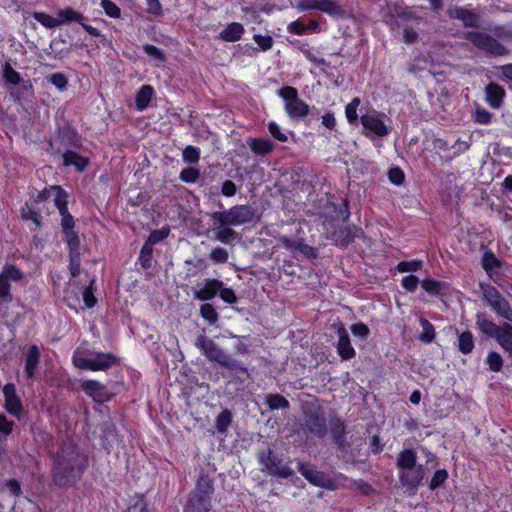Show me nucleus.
<instances>
[{
  "label": "nucleus",
  "mask_w": 512,
  "mask_h": 512,
  "mask_svg": "<svg viewBox=\"0 0 512 512\" xmlns=\"http://www.w3.org/2000/svg\"><path fill=\"white\" fill-rule=\"evenodd\" d=\"M25 357V376L28 379L35 377L36 370L40 363V349L36 344L30 345L24 352Z\"/></svg>",
  "instance_id": "nucleus-20"
},
{
  "label": "nucleus",
  "mask_w": 512,
  "mask_h": 512,
  "mask_svg": "<svg viewBox=\"0 0 512 512\" xmlns=\"http://www.w3.org/2000/svg\"><path fill=\"white\" fill-rule=\"evenodd\" d=\"M183 161L189 164H194L199 161L200 158V152L197 148L193 146H187L183 150Z\"/></svg>",
  "instance_id": "nucleus-62"
},
{
  "label": "nucleus",
  "mask_w": 512,
  "mask_h": 512,
  "mask_svg": "<svg viewBox=\"0 0 512 512\" xmlns=\"http://www.w3.org/2000/svg\"><path fill=\"white\" fill-rule=\"evenodd\" d=\"M459 351L462 354H470L474 349V337L471 331L466 330L458 334V345Z\"/></svg>",
  "instance_id": "nucleus-38"
},
{
  "label": "nucleus",
  "mask_w": 512,
  "mask_h": 512,
  "mask_svg": "<svg viewBox=\"0 0 512 512\" xmlns=\"http://www.w3.org/2000/svg\"><path fill=\"white\" fill-rule=\"evenodd\" d=\"M57 16H59L60 25H65L71 22H77L81 25L83 24V21L86 20V17L82 13L71 7L60 9L57 12Z\"/></svg>",
  "instance_id": "nucleus-33"
},
{
  "label": "nucleus",
  "mask_w": 512,
  "mask_h": 512,
  "mask_svg": "<svg viewBox=\"0 0 512 512\" xmlns=\"http://www.w3.org/2000/svg\"><path fill=\"white\" fill-rule=\"evenodd\" d=\"M211 499L189 493L184 512H210Z\"/></svg>",
  "instance_id": "nucleus-22"
},
{
  "label": "nucleus",
  "mask_w": 512,
  "mask_h": 512,
  "mask_svg": "<svg viewBox=\"0 0 512 512\" xmlns=\"http://www.w3.org/2000/svg\"><path fill=\"white\" fill-rule=\"evenodd\" d=\"M101 7L111 18H120L121 9L111 0H101Z\"/></svg>",
  "instance_id": "nucleus-58"
},
{
  "label": "nucleus",
  "mask_w": 512,
  "mask_h": 512,
  "mask_svg": "<svg viewBox=\"0 0 512 512\" xmlns=\"http://www.w3.org/2000/svg\"><path fill=\"white\" fill-rule=\"evenodd\" d=\"M51 190L53 192L54 203L58 208L59 212L68 210V195L64 189L60 186H51Z\"/></svg>",
  "instance_id": "nucleus-44"
},
{
  "label": "nucleus",
  "mask_w": 512,
  "mask_h": 512,
  "mask_svg": "<svg viewBox=\"0 0 512 512\" xmlns=\"http://www.w3.org/2000/svg\"><path fill=\"white\" fill-rule=\"evenodd\" d=\"M422 260L413 259L410 261H401L398 263L396 269L399 272H414L422 267Z\"/></svg>",
  "instance_id": "nucleus-54"
},
{
  "label": "nucleus",
  "mask_w": 512,
  "mask_h": 512,
  "mask_svg": "<svg viewBox=\"0 0 512 512\" xmlns=\"http://www.w3.org/2000/svg\"><path fill=\"white\" fill-rule=\"evenodd\" d=\"M72 362L79 369L106 371L117 363V357L112 353L78 348L73 353Z\"/></svg>",
  "instance_id": "nucleus-5"
},
{
  "label": "nucleus",
  "mask_w": 512,
  "mask_h": 512,
  "mask_svg": "<svg viewBox=\"0 0 512 512\" xmlns=\"http://www.w3.org/2000/svg\"><path fill=\"white\" fill-rule=\"evenodd\" d=\"M388 179L394 185H402L405 180V174L399 167H392L388 171Z\"/></svg>",
  "instance_id": "nucleus-63"
},
{
  "label": "nucleus",
  "mask_w": 512,
  "mask_h": 512,
  "mask_svg": "<svg viewBox=\"0 0 512 512\" xmlns=\"http://www.w3.org/2000/svg\"><path fill=\"white\" fill-rule=\"evenodd\" d=\"M482 267L487 272V274H491L494 269L501 267V261L495 256V254L488 250L484 252L482 256Z\"/></svg>",
  "instance_id": "nucleus-45"
},
{
  "label": "nucleus",
  "mask_w": 512,
  "mask_h": 512,
  "mask_svg": "<svg viewBox=\"0 0 512 512\" xmlns=\"http://www.w3.org/2000/svg\"><path fill=\"white\" fill-rule=\"evenodd\" d=\"M200 314L210 325H215L219 319V314L215 307L209 303L200 306Z\"/></svg>",
  "instance_id": "nucleus-47"
},
{
  "label": "nucleus",
  "mask_w": 512,
  "mask_h": 512,
  "mask_svg": "<svg viewBox=\"0 0 512 512\" xmlns=\"http://www.w3.org/2000/svg\"><path fill=\"white\" fill-rule=\"evenodd\" d=\"M247 144L251 151L259 156H265L272 152L274 144L270 139L248 138Z\"/></svg>",
  "instance_id": "nucleus-28"
},
{
  "label": "nucleus",
  "mask_w": 512,
  "mask_h": 512,
  "mask_svg": "<svg viewBox=\"0 0 512 512\" xmlns=\"http://www.w3.org/2000/svg\"><path fill=\"white\" fill-rule=\"evenodd\" d=\"M285 102V109L290 117H304L309 112V106L299 98L298 91L292 86H284L278 91Z\"/></svg>",
  "instance_id": "nucleus-11"
},
{
  "label": "nucleus",
  "mask_w": 512,
  "mask_h": 512,
  "mask_svg": "<svg viewBox=\"0 0 512 512\" xmlns=\"http://www.w3.org/2000/svg\"><path fill=\"white\" fill-rule=\"evenodd\" d=\"M385 118V114L371 109L361 114L360 122L363 128H388Z\"/></svg>",
  "instance_id": "nucleus-23"
},
{
  "label": "nucleus",
  "mask_w": 512,
  "mask_h": 512,
  "mask_svg": "<svg viewBox=\"0 0 512 512\" xmlns=\"http://www.w3.org/2000/svg\"><path fill=\"white\" fill-rule=\"evenodd\" d=\"M223 286V282L218 279H206L202 288L194 291V297L201 301H207L213 299L220 288Z\"/></svg>",
  "instance_id": "nucleus-21"
},
{
  "label": "nucleus",
  "mask_w": 512,
  "mask_h": 512,
  "mask_svg": "<svg viewBox=\"0 0 512 512\" xmlns=\"http://www.w3.org/2000/svg\"><path fill=\"white\" fill-rule=\"evenodd\" d=\"M483 299L491 310L499 317L512 323V307L508 300L491 284L481 282L479 284Z\"/></svg>",
  "instance_id": "nucleus-8"
},
{
  "label": "nucleus",
  "mask_w": 512,
  "mask_h": 512,
  "mask_svg": "<svg viewBox=\"0 0 512 512\" xmlns=\"http://www.w3.org/2000/svg\"><path fill=\"white\" fill-rule=\"evenodd\" d=\"M59 137L63 141L65 150L70 148L79 149L81 147V141L76 136L74 130H59Z\"/></svg>",
  "instance_id": "nucleus-40"
},
{
  "label": "nucleus",
  "mask_w": 512,
  "mask_h": 512,
  "mask_svg": "<svg viewBox=\"0 0 512 512\" xmlns=\"http://www.w3.org/2000/svg\"><path fill=\"white\" fill-rule=\"evenodd\" d=\"M48 81L52 83L56 88L63 91L67 89L68 86V78L63 73H53L48 78Z\"/></svg>",
  "instance_id": "nucleus-56"
},
{
  "label": "nucleus",
  "mask_w": 512,
  "mask_h": 512,
  "mask_svg": "<svg viewBox=\"0 0 512 512\" xmlns=\"http://www.w3.org/2000/svg\"><path fill=\"white\" fill-rule=\"evenodd\" d=\"M486 364L492 372H499L503 367V358L498 352L490 351L486 357Z\"/></svg>",
  "instance_id": "nucleus-51"
},
{
  "label": "nucleus",
  "mask_w": 512,
  "mask_h": 512,
  "mask_svg": "<svg viewBox=\"0 0 512 512\" xmlns=\"http://www.w3.org/2000/svg\"><path fill=\"white\" fill-rule=\"evenodd\" d=\"M485 95L489 105L494 109H498L502 105L505 90L499 84L490 82L485 88Z\"/></svg>",
  "instance_id": "nucleus-24"
},
{
  "label": "nucleus",
  "mask_w": 512,
  "mask_h": 512,
  "mask_svg": "<svg viewBox=\"0 0 512 512\" xmlns=\"http://www.w3.org/2000/svg\"><path fill=\"white\" fill-rule=\"evenodd\" d=\"M190 493L211 499L214 493L213 479L207 474H201L196 482L195 489Z\"/></svg>",
  "instance_id": "nucleus-25"
},
{
  "label": "nucleus",
  "mask_w": 512,
  "mask_h": 512,
  "mask_svg": "<svg viewBox=\"0 0 512 512\" xmlns=\"http://www.w3.org/2000/svg\"><path fill=\"white\" fill-rule=\"evenodd\" d=\"M154 94V89L150 85H143L136 94L135 104L139 110L148 107Z\"/></svg>",
  "instance_id": "nucleus-35"
},
{
  "label": "nucleus",
  "mask_w": 512,
  "mask_h": 512,
  "mask_svg": "<svg viewBox=\"0 0 512 512\" xmlns=\"http://www.w3.org/2000/svg\"><path fill=\"white\" fill-rule=\"evenodd\" d=\"M421 287L432 296H446L449 292V285L446 282L432 278H426L421 282Z\"/></svg>",
  "instance_id": "nucleus-26"
},
{
  "label": "nucleus",
  "mask_w": 512,
  "mask_h": 512,
  "mask_svg": "<svg viewBox=\"0 0 512 512\" xmlns=\"http://www.w3.org/2000/svg\"><path fill=\"white\" fill-rule=\"evenodd\" d=\"M265 402L268 405L270 410H286L290 408L289 401L281 394H267L265 396Z\"/></svg>",
  "instance_id": "nucleus-37"
},
{
  "label": "nucleus",
  "mask_w": 512,
  "mask_h": 512,
  "mask_svg": "<svg viewBox=\"0 0 512 512\" xmlns=\"http://www.w3.org/2000/svg\"><path fill=\"white\" fill-rule=\"evenodd\" d=\"M350 330L355 337H358L362 340H366L370 335L369 327L363 322H358L351 325Z\"/></svg>",
  "instance_id": "nucleus-60"
},
{
  "label": "nucleus",
  "mask_w": 512,
  "mask_h": 512,
  "mask_svg": "<svg viewBox=\"0 0 512 512\" xmlns=\"http://www.w3.org/2000/svg\"><path fill=\"white\" fill-rule=\"evenodd\" d=\"M24 273L15 265L6 264L0 273V303L11 302L13 297L10 292V282H19L23 279Z\"/></svg>",
  "instance_id": "nucleus-12"
},
{
  "label": "nucleus",
  "mask_w": 512,
  "mask_h": 512,
  "mask_svg": "<svg viewBox=\"0 0 512 512\" xmlns=\"http://www.w3.org/2000/svg\"><path fill=\"white\" fill-rule=\"evenodd\" d=\"M168 235L169 228L156 229L149 234L148 239L145 242L153 246L163 241L165 238H167Z\"/></svg>",
  "instance_id": "nucleus-57"
},
{
  "label": "nucleus",
  "mask_w": 512,
  "mask_h": 512,
  "mask_svg": "<svg viewBox=\"0 0 512 512\" xmlns=\"http://www.w3.org/2000/svg\"><path fill=\"white\" fill-rule=\"evenodd\" d=\"M338 342L337 352L342 360H350L355 357V349L351 345L350 336L343 324L337 328Z\"/></svg>",
  "instance_id": "nucleus-17"
},
{
  "label": "nucleus",
  "mask_w": 512,
  "mask_h": 512,
  "mask_svg": "<svg viewBox=\"0 0 512 512\" xmlns=\"http://www.w3.org/2000/svg\"><path fill=\"white\" fill-rule=\"evenodd\" d=\"M34 18L36 21H38L40 24H42L46 28L52 29V28L61 26L60 21H59V16L52 17L46 13L36 12L34 14Z\"/></svg>",
  "instance_id": "nucleus-50"
},
{
  "label": "nucleus",
  "mask_w": 512,
  "mask_h": 512,
  "mask_svg": "<svg viewBox=\"0 0 512 512\" xmlns=\"http://www.w3.org/2000/svg\"><path fill=\"white\" fill-rule=\"evenodd\" d=\"M396 467L400 484L410 494H415L428 473L427 467L417 464V452L412 448L400 451L396 457Z\"/></svg>",
  "instance_id": "nucleus-3"
},
{
  "label": "nucleus",
  "mask_w": 512,
  "mask_h": 512,
  "mask_svg": "<svg viewBox=\"0 0 512 512\" xmlns=\"http://www.w3.org/2000/svg\"><path fill=\"white\" fill-rule=\"evenodd\" d=\"M420 325L422 332L419 334L418 339L425 344L431 343L435 339V329L431 322L425 318H420Z\"/></svg>",
  "instance_id": "nucleus-42"
},
{
  "label": "nucleus",
  "mask_w": 512,
  "mask_h": 512,
  "mask_svg": "<svg viewBox=\"0 0 512 512\" xmlns=\"http://www.w3.org/2000/svg\"><path fill=\"white\" fill-rule=\"evenodd\" d=\"M194 345L209 361L215 362L225 369L228 376L235 381L244 382L245 379L250 377L248 368L243 362L227 354L217 343L207 337L204 332L196 337Z\"/></svg>",
  "instance_id": "nucleus-2"
},
{
  "label": "nucleus",
  "mask_w": 512,
  "mask_h": 512,
  "mask_svg": "<svg viewBox=\"0 0 512 512\" xmlns=\"http://www.w3.org/2000/svg\"><path fill=\"white\" fill-rule=\"evenodd\" d=\"M212 231L214 232L215 239L223 244H231L233 241L240 238L239 234L233 228L228 226H219V224H214Z\"/></svg>",
  "instance_id": "nucleus-30"
},
{
  "label": "nucleus",
  "mask_w": 512,
  "mask_h": 512,
  "mask_svg": "<svg viewBox=\"0 0 512 512\" xmlns=\"http://www.w3.org/2000/svg\"><path fill=\"white\" fill-rule=\"evenodd\" d=\"M330 433L334 444L340 451H346L350 443L346 438V425L339 417H334L330 421Z\"/></svg>",
  "instance_id": "nucleus-15"
},
{
  "label": "nucleus",
  "mask_w": 512,
  "mask_h": 512,
  "mask_svg": "<svg viewBox=\"0 0 512 512\" xmlns=\"http://www.w3.org/2000/svg\"><path fill=\"white\" fill-rule=\"evenodd\" d=\"M244 31L241 23L232 22L220 32L218 38L226 42H235L241 39Z\"/></svg>",
  "instance_id": "nucleus-29"
},
{
  "label": "nucleus",
  "mask_w": 512,
  "mask_h": 512,
  "mask_svg": "<svg viewBox=\"0 0 512 512\" xmlns=\"http://www.w3.org/2000/svg\"><path fill=\"white\" fill-rule=\"evenodd\" d=\"M210 259L216 264H223L228 261V251L222 247H216L210 252Z\"/></svg>",
  "instance_id": "nucleus-59"
},
{
  "label": "nucleus",
  "mask_w": 512,
  "mask_h": 512,
  "mask_svg": "<svg viewBox=\"0 0 512 512\" xmlns=\"http://www.w3.org/2000/svg\"><path fill=\"white\" fill-rule=\"evenodd\" d=\"M297 470L311 484L323 488L331 487V480L327 475L319 471L315 465L299 462Z\"/></svg>",
  "instance_id": "nucleus-13"
},
{
  "label": "nucleus",
  "mask_w": 512,
  "mask_h": 512,
  "mask_svg": "<svg viewBox=\"0 0 512 512\" xmlns=\"http://www.w3.org/2000/svg\"><path fill=\"white\" fill-rule=\"evenodd\" d=\"M21 218L24 220H32L38 227L41 226V215L40 212L35 210L29 203L20 210Z\"/></svg>",
  "instance_id": "nucleus-48"
},
{
  "label": "nucleus",
  "mask_w": 512,
  "mask_h": 512,
  "mask_svg": "<svg viewBox=\"0 0 512 512\" xmlns=\"http://www.w3.org/2000/svg\"><path fill=\"white\" fill-rule=\"evenodd\" d=\"M153 256V246L145 242L140 250L139 263L143 269L151 267Z\"/></svg>",
  "instance_id": "nucleus-49"
},
{
  "label": "nucleus",
  "mask_w": 512,
  "mask_h": 512,
  "mask_svg": "<svg viewBox=\"0 0 512 512\" xmlns=\"http://www.w3.org/2000/svg\"><path fill=\"white\" fill-rule=\"evenodd\" d=\"M233 414L229 409L222 410L216 417L215 427L218 433L225 434L232 424Z\"/></svg>",
  "instance_id": "nucleus-36"
},
{
  "label": "nucleus",
  "mask_w": 512,
  "mask_h": 512,
  "mask_svg": "<svg viewBox=\"0 0 512 512\" xmlns=\"http://www.w3.org/2000/svg\"><path fill=\"white\" fill-rule=\"evenodd\" d=\"M3 394L5 397V409L12 415L19 417L22 412V403L16 394L15 385L8 383L3 387Z\"/></svg>",
  "instance_id": "nucleus-19"
},
{
  "label": "nucleus",
  "mask_w": 512,
  "mask_h": 512,
  "mask_svg": "<svg viewBox=\"0 0 512 512\" xmlns=\"http://www.w3.org/2000/svg\"><path fill=\"white\" fill-rule=\"evenodd\" d=\"M300 429L307 439H323L328 433L327 419L324 411L318 406L304 410Z\"/></svg>",
  "instance_id": "nucleus-6"
},
{
  "label": "nucleus",
  "mask_w": 512,
  "mask_h": 512,
  "mask_svg": "<svg viewBox=\"0 0 512 512\" xmlns=\"http://www.w3.org/2000/svg\"><path fill=\"white\" fill-rule=\"evenodd\" d=\"M3 78L6 84L17 86L22 82V77L14 70L9 62L3 64Z\"/></svg>",
  "instance_id": "nucleus-46"
},
{
  "label": "nucleus",
  "mask_w": 512,
  "mask_h": 512,
  "mask_svg": "<svg viewBox=\"0 0 512 512\" xmlns=\"http://www.w3.org/2000/svg\"><path fill=\"white\" fill-rule=\"evenodd\" d=\"M127 512H152L143 494H135L130 498Z\"/></svg>",
  "instance_id": "nucleus-39"
},
{
  "label": "nucleus",
  "mask_w": 512,
  "mask_h": 512,
  "mask_svg": "<svg viewBox=\"0 0 512 512\" xmlns=\"http://www.w3.org/2000/svg\"><path fill=\"white\" fill-rule=\"evenodd\" d=\"M253 39L259 46V49L262 51H267L271 49L274 43V40L270 35L263 36L260 34H255L253 36Z\"/></svg>",
  "instance_id": "nucleus-64"
},
{
  "label": "nucleus",
  "mask_w": 512,
  "mask_h": 512,
  "mask_svg": "<svg viewBox=\"0 0 512 512\" xmlns=\"http://www.w3.org/2000/svg\"><path fill=\"white\" fill-rule=\"evenodd\" d=\"M64 166H74L78 172H83L89 165V160L78 153L66 149L62 155Z\"/></svg>",
  "instance_id": "nucleus-27"
},
{
  "label": "nucleus",
  "mask_w": 512,
  "mask_h": 512,
  "mask_svg": "<svg viewBox=\"0 0 512 512\" xmlns=\"http://www.w3.org/2000/svg\"><path fill=\"white\" fill-rule=\"evenodd\" d=\"M200 177V172L197 168L187 167L180 172L179 178L185 183H194Z\"/></svg>",
  "instance_id": "nucleus-55"
},
{
  "label": "nucleus",
  "mask_w": 512,
  "mask_h": 512,
  "mask_svg": "<svg viewBox=\"0 0 512 512\" xmlns=\"http://www.w3.org/2000/svg\"><path fill=\"white\" fill-rule=\"evenodd\" d=\"M88 466L87 456L71 441L64 442L53 456L51 477L61 488L75 485Z\"/></svg>",
  "instance_id": "nucleus-1"
},
{
  "label": "nucleus",
  "mask_w": 512,
  "mask_h": 512,
  "mask_svg": "<svg viewBox=\"0 0 512 512\" xmlns=\"http://www.w3.org/2000/svg\"><path fill=\"white\" fill-rule=\"evenodd\" d=\"M64 236L69 248V255L80 254V239L78 234L73 231L68 234H64Z\"/></svg>",
  "instance_id": "nucleus-52"
},
{
  "label": "nucleus",
  "mask_w": 512,
  "mask_h": 512,
  "mask_svg": "<svg viewBox=\"0 0 512 512\" xmlns=\"http://www.w3.org/2000/svg\"><path fill=\"white\" fill-rule=\"evenodd\" d=\"M361 100L358 97L352 99L345 107V115L350 125L357 126L359 123V116L357 113L358 106Z\"/></svg>",
  "instance_id": "nucleus-43"
},
{
  "label": "nucleus",
  "mask_w": 512,
  "mask_h": 512,
  "mask_svg": "<svg viewBox=\"0 0 512 512\" xmlns=\"http://www.w3.org/2000/svg\"><path fill=\"white\" fill-rule=\"evenodd\" d=\"M317 10L336 18L344 17L346 14L337 0H320Z\"/></svg>",
  "instance_id": "nucleus-32"
},
{
  "label": "nucleus",
  "mask_w": 512,
  "mask_h": 512,
  "mask_svg": "<svg viewBox=\"0 0 512 512\" xmlns=\"http://www.w3.org/2000/svg\"><path fill=\"white\" fill-rule=\"evenodd\" d=\"M448 479V472L446 469H438L435 471L430 483L429 489L436 490L440 488Z\"/></svg>",
  "instance_id": "nucleus-53"
},
{
  "label": "nucleus",
  "mask_w": 512,
  "mask_h": 512,
  "mask_svg": "<svg viewBox=\"0 0 512 512\" xmlns=\"http://www.w3.org/2000/svg\"><path fill=\"white\" fill-rule=\"evenodd\" d=\"M476 326L485 336L494 339L512 358V323L505 321L496 324L484 313L479 312L476 315Z\"/></svg>",
  "instance_id": "nucleus-4"
},
{
  "label": "nucleus",
  "mask_w": 512,
  "mask_h": 512,
  "mask_svg": "<svg viewBox=\"0 0 512 512\" xmlns=\"http://www.w3.org/2000/svg\"><path fill=\"white\" fill-rule=\"evenodd\" d=\"M450 19H457L463 22L464 27L479 28L481 17L478 13L464 7H453L447 10Z\"/></svg>",
  "instance_id": "nucleus-14"
},
{
  "label": "nucleus",
  "mask_w": 512,
  "mask_h": 512,
  "mask_svg": "<svg viewBox=\"0 0 512 512\" xmlns=\"http://www.w3.org/2000/svg\"><path fill=\"white\" fill-rule=\"evenodd\" d=\"M19 85V87L10 90V95L16 102L20 103L22 100H28L33 97L34 89L30 80L22 79Z\"/></svg>",
  "instance_id": "nucleus-31"
},
{
  "label": "nucleus",
  "mask_w": 512,
  "mask_h": 512,
  "mask_svg": "<svg viewBox=\"0 0 512 512\" xmlns=\"http://www.w3.org/2000/svg\"><path fill=\"white\" fill-rule=\"evenodd\" d=\"M464 38L481 50H484L494 56H503L508 54L507 48L491 35L479 32L468 31Z\"/></svg>",
  "instance_id": "nucleus-10"
},
{
  "label": "nucleus",
  "mask_w": 512,
  "mask_h": 512,
  "mask_svg": "<svg viewBox=\"0 0 512 512\" xmlns=\"http://www.w3.org/2000/svg\"><path fill=\"white\" fill-rule=\"evenodd\" d=\"M291 44L294 45L295 47H297L306 56V58L309 61L317 64L318 66H329V63L325 59L317 58L310 51V49L308 48V44L307 43H303L300 40H294V41L291 42Z\"/></svg>",
  "instance_id": "nucleus-41"
},
{
  "label": "nucleus",
  "mask_w": 512,
  "mask_h": 512,
  "mask_svg": "<svg viewBox=\"0 0 512 512\" xmlns=\"http://www.w3.org/2000/svg\"><path fill=\"white\" fill-rule=\"evenodd\" d=\"M210 217L214 224H219V226H239L253 222L256 210L248 204L235 205L226 211L213 212Z\"/></svg>",
  "instance_id": "nucleus-7"
},
{
  "label": "nucleus",
  "mask_w": 512,
  "mask_h": 512,
  "mask_svg": "<svg viewBox=\"0 0 512 512\" xmlns=\"http://www.w3.org/2000/svg\"><path fill=\"white\" fill-rule=\"evenodd\" d=\"M257 459L263 466L262 471L281 479H287L293 475V469L283 463V459L276 455L269 446L257 453Z\"/></svg>",
  "instance_id": "nucleus-9"
},
{
  "label": "nucleus",
  "mask_w": 512,
  "mask_h": 512,
  "mask_svg": "<svg viewBox=\"0 0 512 512\" xmlns=\"http://www.w3.org/2000/svg\"><path fill=\"white\" fill-rule=\"evenodd\" d=\"M357 228L355 226H341L338 229L329 232L327 239L333 241L336 245L348 246L356 238Z\"/></svg>",
  "instance_id": "nucleus-18"
},
{
  "label": "nucleus",
  "mask_w": 512,
  "mask_h": 512,
  "mask_svg": "<svg viewBox=\"0 0 512 512\" xmlns=\"http://www.w3.org/2000/svg\"><path fill=\"white\" fill-rule=\"evenodd\" d=\"M144 52L153 59L163 63L166 61L164 52L152 44L143 45Z\"/></svg>",
  "instance_id": "nucleus-61"
},
{
  "label": "nucleus",
  "mask_w": 512,
  "mask_h": 512,
  "mask_svg": "<svg viewBox=\"0 0 512 512\" xmlns=\"http://www.w3.org/2000/svg\"><path fill=\"white\" fill-rule=\"evenodd\" d=\"M81 389L94 401L104 403L110 400L111 396L107 392L105 385L96 380H85L80 384Z\"/></svg>",
  "instance_id": "nucleus-16"
},
{
  "label": "nucleus",
  "mask_w": 512,
  "mask_h": 512,
  "mask_svg": "<svg viewBox=\"0 0 512 512\" xmlns=\"http://www.w3.org/2000/svg\"><path fill=\"white\" fill-rule=\"evenodd\" d=\"M436 147L440 149H454L456 154L462 153L469 149L470 147V141L469 140H442L437 139L436 140Z\"/></svg>",
  "instance_id": "nucleus-34"
}]
</instances>
